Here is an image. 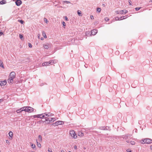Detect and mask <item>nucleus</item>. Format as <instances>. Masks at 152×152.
I'll return each instance as SVG.
<instances>
[{
    "mask_svg": "<svg viewBox=\"0 0 152 152\" xmlns=\"http://www.w3.org/2000/svg\"><path fill=\"white\" fill-rule=\"evenodd\" d=\"M15 73L14 72H11L7 80L8 83L11 84H12L13 83V79L15 78Z\"/></svg>",
    "mask_w": 152,
    "mask_h": 152,
    "instance_id": "1",
    "label": "nucleus"
},
{
    "mask_svg": "<svg viewBox=\"0 0 152 152\" xmlns=\"http://www.w3.org/2000/svg\"><path fill=\"white\" fill-rule=\"evenodd\" d=\"M140 142L142 144H150L152 142V140L148 138L145 139L141 140Z\"/></svg>",
    "mask_w": 152,
    "mask_h": 152,
    "instance_id": "2",
    "label": "nucleus"
},
{
    "mask_svg": "<svg viewBox=\"0 0 152 152\" xmlns=\"http://www.w3.org/2000/svg\"><path fill=\"white\" fill-rule=\"evenodd\" d=\"M54 63V60H51L49 62H45L42 64V65L43 66L49 65V64H52Z\"/></svg>",
    "mask_w": 152,
    "mask_h": 152,
    "instance_id": "3",
    "label": "nucleus"
},
{
    "mask_svg": "<svg viewBox=\"0 0 152 152\" xmlns=\"http://www.w3.org/2000/svg\"><path fill=\"white\" fill-rule=\"evenodd\" d=\"M69 133L72 137L74 139H76L77 137V135H76L75 132L73 130H71L69 132Z\"/></svg>",
    "mask_w": 152,
    "mask_h": 152,
    "instance_id": "4",
    "label": "nucleus"
},
{
    "mask_svg": "<svg viewBox=\"0 0 152 152\" xmlns=\"http://www.w3.org/2000/svg\"><path fill=\"white\" fill-rule=\"evenodd\" d=\"M64 124V122L62 121H58L55 123L52 124L54 126H58V125H61Z\"/></svg>",
    "mask_w": 152,
    "mask_h": 152,
    "instance_id": "5",
    "label": "nucleus"
},
{
    "mask_svg": "<svg viewBox=\"0 0 152 152\" xmlns=\"http://www.w3.org/2000/svg\"><path fill=\"white\" fill-rule=\"evenodd\" d=\"M50 43H47L44 45L43 47L45 49H48L50 47Z\"/></svg>",
    "mask_w": 152,
    "mask_h": 152,
    "instance_id": "6",
    "label": "nucleus"
},
{
    "mask_svg": "<svg viewBox=\"0 0 152 152\" xmlns=\"http://www.w3.org/2000/svg\"><path fill=\"white\" fill-rule=\"evenodd\" d=\"M56 119L55 118H49L48 119H46V121H49V122H53L54 121H55Z\"/></svg>",
    "mask_w": 152,
    "mask_h": 152,
    "instance_id": "7",
    "label": "nucleus"
},
{
    "mask_svg": "<svg viewBox=\"0 0 152 152\" xmlns=\"http://www.w3.org/2000/svg\"><path fill=\"white\" fill-rule=\"evenodd\" d=\"M7 83V82L6 80H4L0 81V85L1 86L6 85Z\"/></svg>",
    "mask_w": 152,
    "mask_h": 152,
    "instance_id": "8",
    "label": "nucleus"
},
{
    "mask_svg": "<svg viewBox=\"0 0 152 152\" xmlns=\"http://www.w3.org/2000/svg\"><path fill=\"white\" fill-rule=\"evenodd\" d=\"M16 4L18 6H20L22 3V1L20 0H17L15 2Z\"/></svg>",
    "mask_w": 152,
    "mask_h": 152,
    "instance_id": "9",
    "label": "nucleus"
},
{
    "mask_svg": "<svg viewBox=\"0 0 152 152\" xmlns=\"http://www.w3.org/2000/svg\"><path fill=\"white\" fill-rule=\"evenodd\" d=\"M34 111V109L31 107H30L28 106V110H27V112H31Z\"/></svg>",
    "mask_w": 152,
    "mask_h": 152,
    "instance_id": "10",
    "label": "nucleus"
},
{
    "mask_svg": "<svg viewBox=\"0 0 152 152\" xmlns=\"http://www.w3.org/2000/svg\"><path fill=\"white\" fill-rule=\"evenodd\" d=\"M128 12V11L125 10H122L120 11V12H119V13H120V14H123L124 13L125 14H126Z\"/></svg>",
    "mask_w": 152,
    "mask_h": 152,
    "instance_id": "11",
    "label": "nucleus"
},
{
    "mask_svg": "<svg viewBox=\"0 0 152 152\" xmlns=\"http://www.w3.org/2000/svg\"><path fill=\"white\" fill-rule=\"evenodd\" d=\"M97 32V31L96 30L94 29L91 31V34L92 35H95Z\"/></svg>",
    "mask_w": 152,
    "mask_h": 152,
    "instance_id": "12",
    "label": "nucleus"
},
{
    "mask_svg": "<svg viewBox=\"0 0 152 152\" xmlns=\"http://www.w3.org/2000/svg\"><path fill=\"white\" fill-rule=\"evenodd\" d=\"M44 115L45 116L44 118L45 119V121H46V119H48V117H49L48 115V113H44Z\"/></svg>",
    "mask_w": 152,
    "mask_h": 152,
    "instance_id": "13",
    "label": "nucleus"
},
{
    "mask_svg": "<svg viewBox=\"0 0 152 152\" xmlns=\"http://www.w3.org/2000/svg\"><path fill=\"white\" fill-rule=\"evenodd\" d=\"M9 135L10 137V139H12V138L13 135V133L11 131H10L9 132Z\"/></svg>",
    "mask_w": 152,
    "mask_h": 152,
    "instance_id": "14",
    "label": "nucleus"
},
{
    "mask_svg": "<svg viewBox=\"0 0 152 152\" xmlns=\"http://www.w3.org/2000/svg\"><path fill=\"white\" fill-rule=\"evenodd\" d=\"M42 34L43 36L45 38H47L46 34L44 31L42 32Z\"/></svg>",
    "mask_w": 152,
    "mask_h": 152,
    "instance_id": "15",
    "label": "nucleus"
},
{
    "mask_svg": "<svg viewBox=\"0 0 152 152\" xmlns=\"http://www.w3.org/2000/svg\"><path fill=\"white\" fill-rule=\"evenodd\" d=\"M41 115H39V114L34 115H32L31 116V117H33V118H39V116H41Z\"/></svg>",
    "mask_w": 152,
    "mask_h": 152,
    "instance_id": "16",
    "label": "nucleus"
},
{
    "mask_svg": "<svg viewBox=\"0 0 152 152\" xmlns=\"http://www.w3.org/2000/svg\"><path fill=\"white\" fill-rule=\"evenodd\" d=\"M78 135L79 136L82 137L83 136V134L82 132H79L78 133Z\"/></svg>",
    "mask_w": 152,
    "mask_h": 152,
    "instance_id": "17",
    "label": "nucleus"
},
{
    "mask_svg": "<svg viewBox=\"0 0 152 152\" xmlns=\"http://www.w3.org/2000/svg\"><path fill=\"white\" fill-rule=\"evenodd\" d=\"M6 3V1L5 0H2L0 2V4H4Z\"/></svg>",
    "mask_w": 152,
    "mask_h": 152,
    "instance_id": "18",
    "label": "nucleus"
},
{
    "mask_svg": "<svg viewBox=\"0 0 152 152\" xmlns=\"http://www.w3.org/2000/svg\"><path fill=\"white\" fill-rule=\"evenodd\" d=\"M39 115H41V116H39V118H44L45 116L44 115V113L39 114Z\"/></svg>",
    "mask_w": 152,
    "mask_h": 152,
    "instance_id": "19",
    "label": "nucleus"
},
{
    "mask_svg": "<svg viewBox=\"0 0 152 152\" xmlns=\"http://www.w3.org/2000/svg\"><path fill=\"white\" fill-rule=\"evenodd\" d=\"M0 66L1 67L4 68V65L3 64L2 61H0Z\"/></svg>",
    "mask_w": 152,
    "mask_h": 152,
    "instance_id": "20",
    "label": "nucleus"
},
{
    "mask_svg": "<svg viewBox=\"0 0 152 152\" xmlns=\"http://www.w3.org/2000/svg\"><path fill=\"white\" fill-rule=\"evenodd\" d=\"M36 142H37V146L38 147H39V148H40L41 147V145L38 142L37 140H36Z\"/></svg>",
    "mask_w": 152,
    "mask_h": 152,
    "instance_id": "21",
    "label": "nucleus"
},
{
    "mask_svg": "<svg viewBox=\"0 0 152 152\" xmlns=\"http://www.w3.org/2000/svg\"><path fill=\"white\" fill-rule=\"evenodd\" d=\"M38 141L39 142H41L42 141V137L40 135L38 136Z\"/></svg>",
    "mask_w": 152,
    "mask_h": 152,
    "instance_id": "22",
    "label": "nucleus"
},
{
    "mask_svg": "<svg viewBox=\"0 0 152 152\" xmlns=\"http://www.w3.org/2000/svg\"><path fill=\"white\" fill-rule=\"evenodd\" d=\"M101 130H105L106 129V127H101L100 128Z\"/></svg>",
    "mask_w": 152,
    "mask_h": 152,
    "instance_id": "23",
    "label": "nucleus"
},
{
    "mask_svg": "<svg viewBox=\"0 0 152 152\" xmlns=\"http://www.w3.org/2000/svg\"><path fill=\"white\" fill-rule=\"evenodd\" d=\"M77 14L79 16H81L82 15H81V12L80 11L78 10L77 11Z\"/></svg>",
    "mask_w": 152,
    "mask_h": 152,
    "instance_id": "24",
    "label": "nucleus"
},
{
    "mask_svg": "<svg viewBox=\"0 0 152 152\" xmlns=\"http://www.w3.org/2000/svg\"><path fill=\"white\" fill-rule=\"evenodd\" d=\"M21 111H22L21 108L18 109L16 111V112H17V113H19Z\"/></svg>",
    "mask_w": 152,
    "mask_h": 152,
    "instance_id": "25",
    "label": "nucleus"
},
{
    "mask_svg": "<svg viewBox=\"0 0 152 152\" xmlns=\"http://www.w3.org/2000/svg\"><path fill=\"white\" fill-rule=\"evenodd\" d=\"M48 115L49 117L52 116L53 115V114L50 113H48Z\"/></svg>",
    "mask_w": 152,
    "mask_h": 152,
    "instance_id": "26",
    "label": "nucleus"
},
{
    "mask_svg": "<svg viewBox=\"0 0 152 152\" xmlns=\"http://www.w3.org/2000/svg\"><path fill=\"white\" fill-rule=\"evenodd\" d=\"M101 9L100 8H98L97 9V11L99 12H100L101 11Z\"/></svg>",
    "mask_w": 152,
    "mask_h": 152,
    "instance_id": "27",
    "label": "nucleus"
},
{
    "mask_svg": "<svg viewBox=\"0 0 152 152\" xmlns=\"http://www.w3.org/2000/svg\"><path fill=\"white\" fill-rule=\"evenodd\" d=\"M44 20L45 22L46 23H48V21L47 20V19L46 18H44Z\"/></svg>",
    "mask_w": 152,
    "mask_h": 152,
    "instance_id": "28",
    "label": "nucleus"
},
{
    "mask_svg": "<svg viewBox=\"0 0 152 152\" xmlns=\"http://www.w3.org/2000/svg\"><path fill=\"white\" fill-rule=\"evenodd\" d=\"M26 107H23L21 108L22 110V111H25V109H26Z\"/></svg>",
    "mask_w": 152,
    "mask_h": 152,
    "instance_id": "29",
    "label": "nucleus"
},
{
    "mask_svg": "<svg viewBox=\"0 0 152 152\" xmlns=\"http://www.w3.org/2000/svg\"><path fill=\"white\" fill-rule=\"evenodd\" d=\"M48 151L49 152H53L52 149L50 148H48Z\"/></svg>",
    "mask_w": 152,
    "mask_h": 152,
    "instance_id": "30",
    "label": "nucleus"
},
{
    "mask_svg": "<svg viewBox=\"0 0 152 152\" xmlns=\"http://www.w3.org/2000/svg\"><path fill=\"white\" fill-rule=\"evenodd\" d=\"M35 144H32V145H31V147L33 148H35Z\"/></svg>",
    "mask_w": 152,
    "mask_h": 152,
    "instance_id": "31",
    "label": "nucleus"
},
{
    "mask_svg": "<svg viewBox=\"0 0 152 152\" xmlns=\"http://www.w3.org/2000/svg\"><path fill=\"white\" fill-rule=\"evenodd\" d=\"M105 20L106 21H108L109 20V18L108 17H106L105 18Z\"/></svg>",
    "mask_w": 152,
    "mask_h": 152,
    "instance_id": "32",
    "label": "nucleus"
},
{
    "mask_svg": "<svg viewBox=\"0 0 152 152\" xmlns=\"http://www.w3.org/2000/svg\"><path fill=\"white\" fill-rule=\"evenodd\" d=\"M131 144L132 145H134L135 142L134 141H131Z\"/></svg>",
    "mask_w": 152,
    "mask_h": 152,
    "instance_id": "33",
    "label": "nucleus"
},
{
    "mask_svg": "<svg viewBox=\"0 0 152 152\" xmlns=\"http://www.w3.org/2000/svg\"><path fill=\"white\" fill-rule=\"evenodd\" d=\"M19 37L20 39H22L23 37V35L20 34H19Z\"/></svg>",
    "mask_w": 152,
    "mask_h": 152,
    "instance_id": "34",
    "label": "nucleus"
},
{
    "mask_svg": "<svg viewBox=\"0 0 152 152\" xmlns=\"http://www.w3.org/2000/svg\"><path fill=\"white\" fill-rule=\"evenodd\" d=\"M140 8H141V7H136L135 8V9L137 11V10H139L140 9Z\"/></svg>",
    "mask_w": 152,
    "mask_h": 152,
    "instance_id": "35",
    "label": "nucleus"
},
{
    "mask_svg": "<svg viewBox=\"0 0 152 152\" xmlns=\"http://www.w3.org/2000/svg\"><path fill=\"white\" fill-rule=\"evenodd\" d=\"M65 3H66V4H69L70 3V2L69 1H64V2Z\"/></svg>",
    "mask_w": 152,
    "mask_h": 152,
    "instance_id": "36",
    "label": "nucleus"
},
{
    "mask_svg": "<svg viewBox=\"0 0 152 152\" xmlns=\"http://www.w3.org/2000/svg\"><path fill=\"white\" fill-rule=\"evenodd\" d=\"M18 21L19 22H20L22 24L23 23V21L22 20H18Z\"/></svg>",
    "mask_w": 152,
    "mask_h": 152,
    "instance_id": "37",
    "label": "nucleus"
},
{
    "mask_svg": "<svg viewBox=\"0 0 152 152\" xmlns=\"http://www.w3.org/2000/svg\"><path fill=\"white\" fill-rule=\"evenodd\" d=\"M64 18L65 19V20H66V21H68V18H67V17L66 16H65L64 17Z\"/></svg>",
    "mask_w": 152,
    "mask_h": 152,
    "instance_id": "38",
    "label": "nucleus"
},
{
    "mask_svg": "<svg viewBox=\"0 0 152 152\" xmlns=\"http://www.w3.org/2000/svg\"><path fill=\"white\" fill-rule=\"evenodd\" d=\"M126 151L127 152H132V151L130 149H128Z\"/></svg>",
    "mask_w": 152,
    "mask_h": 152,
    "instance_id": "39",
    "label": "nucleus"
},
{
    "mask_svg": "<svg viewBox=\"0 0 152 152\" xmlns=\"http://www.w3.org/2000/svg\"><path fill=\"white\" fill-rule=\"evenodd\" d=\"M62 25L63 26H66V23L64 22H63L62 23Z\"/></svg>",
    "mask_w": 152,
    "mask_h": 152,
    "instance_id": "40",
    "label": "nucleus"
},
{
    "mask_svg": "<svg viewBox=\"0 0 152 152\" xmlns=\"http://www.w3.org/2000/svg\"><path fill=\"white\" fill-rule=\"evenodd\" d=\"M119 12H120V11H117L115 12L117 14H120V13H119Z\"/></svg>",
    "mask_w": 152,
    "mask_h": 152,
    "instance_id": "41",
    "label": "nucleus"
},
{
    "mask_svg": "<svg viewBox=\"0 0 152 152\" xmlns=\"http://www.w3.org/2000/svg\"><path fill=\"white\" fill-rule=\"evenodd\" d=\"M28 46H29V47L30 48H32V46L31 45V44L30 43H29L28 44Z\"/></svg>",
    "mask_w": 152,
    "mask_h": 152,
    "instance_id": "42",
    "label": "nucleus"
},
{
    "mask_svg": "<svg viewBox=\"0 0 152 152\" xmlns=\"http://www.w3.org/2000/svg\"><path fill=\"white\" fill-rule=\"evenodd\" d=\"M28 107V106L25 107H26V109H25V111L27 112V110Z\"/></svg>",
    "mask_w": 152,
    "mask_h": 152,
    "instance_id": "43",
    "label": "nucleus"
},
{
    "mask_svg": "<svg viewBox=\"0 0 152 152\" xmlns=\"http://www.w3.org/2000/svg\"><path fill=\"white\" fill-rule=\"evenodd\" d=\"M90 18L91 19H94V17L93 15H91Z\"/></svg>",
    "mask_w": 152,
    "mask_h": 152,
    "instance_id": "44",
    "label": "nucleus"
},
{
    "mask_svg": "<svg viewBox=\"0 0 152 152\" xmlns=\"http://www.w3.org/2000/svg\"><path fill=\"white\" fill-rule=\"evenodd\" d=\"M131 0H129V4L130 5H131Z\"/></svg>",
    "mask_w": 152,
    "mask_h": 152,
    "instance_id": "45",
    "label": "nucleus"
},
{
    "mask_svg": "<svg viewBox=\"0 0 152 152\" xmlns=\"http://www.w3.org/2000/svg\"><path fill=\"white\" fill-rule=\"evenodd\" d=\"M6 142L7 143H10V142L8 140H6Z\"/></svg>",
    "mask_w": 152,
    "mask_h": 152,
    "instance_id": "46",
    "label": "nucleus"
},
{
    "mask_svg": "<svg viewBox=\"0 0 152 152\" xmlns=\"http://www.w3.org/2000/svg\"><path fill=\"white\" fill-rule=\"evenodd\" d=\"M119 18L118 17H116L115 18V19L116 20H119Z\"/></svg>",
    "mask_w": 152,
    "mask_h": 152,
    "instance_id": "47",
    "label": "nucleus"
},
{
    "mask_svg": "<svg viewBox=\"0 0 152 152\" xmlns=\"http://www.w3.org/2000/svg\"><path fill=\"white\" fill-rule=\"evenodd\" d=\"M3 33L2 32H0V36L3 34Z\"/></svg>",
    "mask_w": 152,
    "mask_h": 152,
    "instance_id": "48",
    "label": "nucleus"
},
{
    "mask_svg": "<svg viewBox=\"0 0 152 152\" xmlns=\"http://www.w3.org/2000/svg\"><path fill=\"white\" fill-rule=\"evenodd\" d=\"M74 148L76 149H77V146L76 145H75L74 146Z\"/></svg>",
    "mask_w": 152,
    "mask_h": 152,
    "instance_id": "49",
    "label": "nucleus"
},
{
    "mask_svg": "<svg viewBox=\"0 0 152 152\" xmlns=\"http://www.w3.org/2000/svg\"><path fill=\"white\" fill-rule=\"evenodd\" d=\"M3 101V100L2 99H0V103Z\"/></svg>",
    "mask_w": 152,
    "mask_h": 152,
    "instance_id": "50",
    "label": "nucleus"
},
{
    "mask_svg": "<svg viewBox=\"0 0 152 152\" xmlns=\"http://www.w3.org/2000/svg\"><path fill=\"white\" fill-rule=\"evenodd\" d=\"M41 40H44V38H43V37H41Z\"/></svg>",
    "mask_w": 152,
    "mask_h": 152,
    "instance_id": "51",
    "label": "nucleus"
},
{
    "mask_svg": "<svg viewBox=\"0 0 152 152\" xmlns=\"http://www.w3.org/2000/svg\"><path fill=\"white\" fill-rule=\"evenodd\" d=\"M40 35V34H38V38H39Z\"/></svg>",
    "mask_w": 152,
    "mask_h": 152,
    "instance_id": "52",
    "label": "nucleus"
},
{
    "mask_svg": "<svg viewBox=\"0 0 152 152\" xmlns=\"http://www.w3.org/2000/svg\"><path fill=\"white\" fill-rule=\"evenodd\" d=\"M150 148L151 150H152V145H151L150 146Z\"/></svg>",
    "mask_w": 152,
    "mask_h": 152,
    "instance_id": "53",
    "label": "nucleus"
},
{
    "mask_svg": "<svg viewBox=\"0 0 152 152\" xmlns=\"http://www.w3.org/2000/svg\"><path fill=\"white\" fill-rule=\"evenodd\" d=\"M61 152H64V151L63 150H62L61 151Z\"/></svg>",
    "mask_w": 152,
    "mask_h": 152,
    "instance_id": "54",
    "label": "nucleus"
},
{
    "mask_svg": "<svg viewBox=\"0 0 152 152\" xmlns=\"http://www.w3.org/2000/svg\"><path fill=\"white\" fill-rule=\"evenodd\" d=\"M122 17H121V18ZM123 19H124V18H123V19H121V20H123Z\"/></svg>",
    "mask_w": 152,
    "mask_h": 152,
    "instance_id": "55",
    "label": "nucleus"
},
{
    "mask_svg": "<svg viewBox=\"0 0 152 152\" xmlns=\"http://www.w3.org/2000/svg\"><path fill=\"white\" fill-rule=\"evenodd\" d=\"M102 5L103 6H104L105 5L104 4H103Z\"/></svg>",
    "mask_w": 152,
    "mask_h": 152,
    "instance_id": "56",
    "label": "nucleus"
},
{
    "mask_svg": "<svg viewBox=\"0 0 152 152\" xmlns=\"http://www.w3.org/2000/svg\"><path fill=\"white\" fill-rule=\"evenodd\" d=\"M84 149H86V148L85 147H84Z\"/></svg>",
    "mask_w": 152,
    "mask_h": 152,
    "instance_id": "57",
    "label": "nucleus"
},
{
    "mask_svg": "<svg viewBox=\"0 0 152 152\" xmlns=\"http://www.w3.org/2000/svg\"><path fill=\"white\" fill-rule=\"evenodd\" d=\"M151 2H152V0H151Z\"/></svg>",
    "mask_w": 152,
    "mask_h": 152,
    "instance_id": "58",
    "label": "nucleus"
},
{
    "mask_svg": "<svg viewBox=\"0 0 152 152\" xmlns=\"http://www.w3.org/2000/svg\"><path fill=\"white\" fill-rule=\"evenodd\" d=\"M69 152H71L70 151H69Z\"/></svg>",
    "mask_w": 152,
    "mask_h": 152,
    "instance_id": "59",
    "label": "nucleus"
},
{
    "mask_svg": "<svg viewBox=\"0 0 152 152\" xmlns=\"http://www.w3.org/2000/svg\"><path fill=\"white\" fill-rule=\"evenodd\" d=\"M0 152H1V151H0Z\"/></svg>",
    "mask_w": 152,
    "mask_h": 152,
    "instance_id": "60",
    "label": "nucleus"
}]
</instances>
